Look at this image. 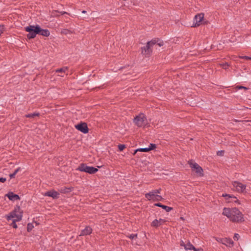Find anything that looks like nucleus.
<instances>
[{
    "label": "nucleus",
    "mask_w": 251,
    "mask_h": 251,
    "mask_svg": "<svg viewBox=\"0 0 251 251\" xmlns=\"http://www.w3.org/2000/svg\"><path fill=\"white\" fill-rule=\"evenodd\" d=\"M233 244H234L233 241L230 238H225L223 239V244H224L226 246H228V247L233 246Z\"/></svg>",
    "instance_id": "16"
},
{
    "label": "nucleus",
    "mask_w": 251,
    "mask_h": 251,
    "mask_svg": "<svg viewBox=\"0 0 251 251\" xmlns=\"http://www.w3.org/2000/svg\"><path fill=\"white\" fill-rule=\"evenodd\" d=\"M154 206L160 207L162 208L163 209L165 210L167 212H170L171 210L173 209L172 207L163 205L161 203H156L154 204Z\"/></svg>",
    "instance_id": "18"
},
{
    "label": "nucleus",
    "mask_w": 251,
    "mask_h": 251,
    "mask_svg": "<svg viewBox=\"0 0 251 251\" xmlns=\"http://www.w3.org/2000/svg\"><path fill=\"white\" fill-rule=\"evenodd\" d=\"M44 195L52 197L53 199H57L59 197V193L55 191H49L46 192Z\"/></svg>",
    "instance_id": "12"
},
{
    "label": "nucleus",
    "mask_w": 251,
    "mask_h": 251,
    "mask_svg": "<svg viewBox=\"0 0 251 251\" xmlns=\"http://www.w3.org/2000/svg\"><path fill=\"white\" fill-rule=\"evenodd\" d=\"M33 227V226L32 224H30V223L28 224L27 226V231L30 232V231H31V230L32 229Z\"/></svg>",
    "instance_id": "28"
},
{
    "label": "nucleus",
    "mask_w": 251,
    "mask_h": 251,
    "mask_svg": "<svg viewBox=\"0 0 251 251\" xmlns=\"http://www.w3.org/2000/svg\"><path fill=\"white\" fill-rule=\"evenodd\" d=\"M25 30L28 32L26 37L28 39L34 38L38 34L39 25H29L25 27Z\"/></svg>",
    "instance_id": "2"
},
{
    "label": "nucleus",
    "mask_w": 251,
    "mask_h": 251,
    "mask_svg": "<svg viewBox=\"0 0 251 251\" xmlns=\"http://www.w3.org/2000/svg\"><path fill=\"white\" fill-rule=\"evenodd\" d=\"M180 245L181 246L184 247V248H185L186 244L183 241H181Z\"/></svg>",
    "instance_id": "41"
},
{
    "label": "nucleus",
    "mask_w": 251,
    "mask_h": 251,
    "mask_svg": "<svg viewBox=\"0 0 251 251\" xmlns=\"http://www.w3.org/2000/svg\"><path fill=\"white\" fill-rule=\"evenodd\" d=\"M239 237H240V236L238 234L235 233L234 237H233V239L235 240H238L239 239Z\"/></svg>",
    "instance_id": "36"
},
{
    "label": "nucleus",
    "mask_w": 251,
    "mask_h": 251,
    "mask_svg": "<svg viewBox=\"0 0 251 251\" xmlns=\"http://www.w3.org/2000/svg\"><path fill=\"white\" fill-rule=\"evenodd\" d=\"M204 18V14L200 13L196 15L194 19V25L192 27H197L201 23Z\"/></svg>",
    "instance_id": "10"
},
{
    "label": "nucleus",
    "mask_w": 251,
    "mask_h": 251,
    "mask_svg": "<svg viewBox=\"0 0 251 251\" xmlns=\"http://www.w3.org/2000/svg\"><path fill=\"white\" fill-rule=\"evenodd\" d=\"M6 179L5 177H0V182L4 183L6 181Z\"/></svg>",
    "instance_id": "40"
},
{
    "label": "nucleus",
    "mask_w": 251,
    "mask_h": 251,
    "mask_svg": "<svg viewBox=\"0 0 251 251\" xmlns=\"http://www.w3.org/2000/svg\"><path fill=\"white\" fill-rule=\"evenodd\" d=\"M222 196L223 197H225L226 198V200H228L229 198H234V199H236V200L235 201V202H236V203H238V204H240V202L237 199V198L233 195H230L229 194H226V193H224V194H223Z\"/></svg>",
    "instance_id": "19"
},
{
    "label": "nucleus",
    "mask_w": 251,
    "mask_h": 251,
    "mask_svg": "<svg viewBox=\"0 0 251 251\" xmlns=\"http://www.w3.org/2000/svg\"><path fill=\"white\" fill-rule=\"evenodd\" d=\"M184 249L186 250H194L195 249V248L190 242H188L187 244L185 245Z\"/></svg>",
    "instance_id": "21"
},
{
    "label": "nucleus",
    "mask_w": 251,
    "mask_h": 251,
    "mask_svg": "<svg viewBox=\"0 0 251 251\" xmlns=\"http://www.w3.org/2000/svg\"><path fill=\"white\" fill-rule=\"evenodd\" d=\"M156 147V146L154 144H150V145L149 146V147L148 148V149L149 150V151L152 150L154 149H155Z\"/></svg>",
    "instance_id": "27"
},
{
    "label": "nucleus",
    "mask_w": 251,
    "mask_h": 251,
    "mask_svg": "<svg viewBox=\"0 0 251 251\" xmlns=\"http://www.w3.org/2000/svg\"><path fill=\"white\" fill-rule=\"evenodd\" d=\"M3 31H4L3 25H0V36L3 33Z\"/></svg>",
    "instance_id": "39"
},
{
    "label": "nucleus",
    "mask_w": 251,
    "mask_h": 251,
    "mask_svg": "<svg viewBox=\"0 0 251 251\" xmlns=\"http://www.w3.org/2000/svg\"><path fill=\"white\" fill-rule=\"evenodd\" d=\"M22 213L23 211H21L20 207L17 206L10 213V214L6 216L7 220L8 221L10 220L12 218L18 219V217L21 215V219H22Z\"/></svg>",
    "instance_id": "5"
},
{
    "label": "nucleus",
    "mask_w": 251,
    "mask_h": 251,
    "mask_svg": "<svg viewBox=\"0 0 251 251\" xmlns=\"http://www.w3.org/2000/svg\"><path fill=\"white\" fill-rule=\"evenodd\" d=\"M76 170L80 172H84L89 174H94L98 171V169L92 166H88L85 163H81L79 165Z\"/></svg>",
    "instance_id": "3"
},
{
    "label": "nucleus",
    "mask_w": 251,
    "mask_h": 251,
    "mask_svg": "<svg viewBox=\"0 0 251 251\" xmlns=\"http://www.w3.org/2000/svg\"><path fill=\"white\" fill-rule=\"evenodd\" d=\"M160 225H161V223H159V221L157 219H155L151 223V226L154 227H158Z\"/></svg>",
    "instance_id": "22"
},
{
    "label": "nucleus",
    "mask_w": 251,
    "mask_h": 251,
    "mask_svg": "<svg viewBox=\"0 0 251 251\" xmlns=\"http://www.w3.org/2000/svg\"><path fill=\"white\" fill-rule=\"evenodd\" d=\"M240 58L245 59L246 60H251V57H249L248 56H240Z\"/></svg>",
    "instance_id": "37"
},
{
    "label": "nucleus",
    "mask_w": 251,
    "mask_h": 251,
    "mask_svg": "<svg viewBox=\"0 0 251 251\" xmlns=\"http://www.w3.org/2000/svg\"><path fill=\"white\" fill-rule=\"evenodd\" d=\"M145 198L149 201H160L163 200V198L156 194L151 192L145 194Z\"/></svg>",
    "instance_id": "9"
},
{
    "label": "nucleus",
    "mask_w": 251,
    "mask_h": 251,
    "mask_svg": "<svg viewBox=\"0 0 251 251\" xmlns=\"http://www.w3.org/2000/svg\"><path fill=\"white\" fill-rule=\"evenodd\" d=\"M232 185L235 190L239 193H244L246 185L237 181L232 182Z\"/></svg>",
    "instance_id": "7"
},
{
    "label": "nucleus",
    "mask_w": 251,
    "mask_h": 251,
    "mask_svg": "<svg viewBox=\"0 0 251 251\" xmlns=\"http://www.w3.org/2000/svg\"><path fill=\"white\" fill-rule=\"evenodd\" d=\"M68 70L67 67H63L55 70L56 73H65Z\"/></svg>",
    "instance_id": "24"
},
{
    "label": "nucleus",
    "mask_w": 251,
    "mask_h": 251,
    "mask_svg": "<svg viewBox=\"0 0 251 251\" xmlns=\"http://www.w3.org/2000/svg\"><path fill=\"white\" fill-rule=\"evenodd\" d=\"M147 121V118L143 113H140L138 116H136L133 120L135 124L138 127H142L144 126Z\"/></svg>",
    "instance_id": "4"
},
{
    "label": "nucleus",
    "mask_w": 251,
    "mask_h": 251,
    "mask_svg": "<svg viewBox=\"0 0 251 251\" xmlns=\"http://www.w3.org/2000/svg\"><path fill=\"white\" fill-rule=\"evenodd\" d=\"M6 196L11 201L20 200V197H19V196L17 194H14L13 192H9L6 195Z\"/></svg>",
    "instance_id": "14"
},
{
    "label": "nucleus",
    "mask_w": 251,
    "mask_h": 251,
    "mask_svg": "<svg viewBox=\"0 0 251 251\" xmlns=\"http://www.w3.org/2000/svg\"><path fill=\"white\" fill-rule=\"evenodd\" d=\"M56 12H58V13H59L61 15L69 14L68 13H67V12H66L65 11H57V10L53 11L52 13L53 14H55V13H56Z\"/></svg>",
    "instance_id": "31"
},
{
    "label": "nucleus",
    "mask_w": 251,
    "mask_h": 251,
    "mask_svg": "<svg viewBox=\"0 0 251 251\" xmlns=\"http://www.w3.org/2000/svg\"><path fill=\"white\" fill-rule=\"evenodd\" d=\"M126 148V146L124 144H119L118 145V149L120 151H122L124 149Z\"/></svg>",
    "instance_id": "29"
},
{
    "label": "nucleus",
    "mask_w": 251,
    "mask_h": 251,
    "mask_svg": "<svg viewBox=\"0 0 251 251\" xmlns=\"http://www.w3.org/2000/svg\"><path fill=\"white\" fill-rule=\"evenodd\" d=\"M38 34L45 37H48L50 35V32L48 29H42L39 25Z\"/></svg>",
    "instance_id": "15"
},
{
    "label": "nucleus",
    "mask_w": 251,
    "mask_h": 251,
    "mask_svg": "<svg viewBox=\"0 0 251 251\" xmlns=\"http://www.w3.org/2000/svg\"><path fill=\"white\" fill-rule=\"evenodd\" d=\"M236 88L237 89H245V90H248V88H247V87H244V86H239V85L237 86L236 87Z\"/></svg>",
    "instance_id": "34"
},
{
    "label": "nucleus",
    "mask_w": 251,
    "mask_h": 251,
    "mask_svg": "<svg viewBox=\"0 0 251 251\" xmlns=\"http://www.w3.org/2000/svg\"><path fill=\"white\" fill-rule=\"evenodd\" d=\"M21 168L19 167L17 169L15 170V171L12 174H10L9 175V176L10 178H13L15 177V175L17 174V173L20 170Z\"/></svg>",
    "instance_id": "26"
},
{
    "label": "nucleus",
    "mask_w": 251,
    "mask_h": 251,
    "mask_svg": "<svg viewBox=\"0 0 251 251\" xmlns=\"http://www.w3.org/2000/svg\"><path fill=\"white\" fill-rule=\"evenodd\" d=\"M152 46L153 45H152L151 41L148 42L146 46L142 48V53L146 56H149L152 52L151 48Z\"/></svg>",
    "instance_id": "8"
},
{
    "label": "nucleus",
    "mask_w": 251,
    "mask_h": 251,
    "mask_svg": "<svg viewBox=\"0 0 251 251\" xmlns=\"http://www.w3.org/2000/svg\"><path fill=\"white\" fill-rule=\"evenodd\" d=\"M189 164L193 171H195V173L199 176H203L202 168L197 163H193L191 161L189 162Z\"/></svg>",
    "instance_id": "6"
},
{
    "label": "nucleus",
    "mask_w": 251,
    "mask_h": 251,
    "mask_svg": "<svg viewBox=\"0 0 251 251\" xmlns=\"http://www.w3.org/2000/svg\"><path fill=\"white\" fill-rule=\"evenodd\" d=\"M130 239H133L137 237V234H132L128 236Z\"/></svg>",
    "instance_id": "33"
},
{
    "label": "nucleus",
    "mask_w": 251,
    "mask_h": 251,
    "mask_svg": "<svg viewBox=\"0 0 251 251\" xmlns=\"http://www.w3.org/2000/svg\"><path fill=\"white\" fill-rule=\"evenodd\" d=\"M158 221H159V223H161V225H162L163 223H164L165 222V220L164 219H159Z\"/></svg>",
    "instance_id": "42"
},
{
    "label": "nucleus",
    "mask_w": 251,
    "mask_h": 251,
    "mask_svg": "<svg viewBox=\"0 0 251 251\" xmlns=\"http://www.w3.org/2000/svg\"><path fill=\"white\" fill-rule=\"evenodd\" d=\"M224 153V151H219L217 152V155L218 156H223Z\"/></svg>",
    "instance_id": "35"
},
{
    "label": "nucleus",
    "mask_w": 251,
    "mask_h": 251,
    "mask_svg": "<svg viewBox=\"0 0 251 251\" xmlns=\"http://www.w3.org/2000/svg\"><path fill=\"white\" fill-rule=\"evenodd\" d=\"M137 151H141V152H148L149 151V150L148 149V148H139L136 150L134 151V154L136 153Z\"/></svg>",
    "instance_id": "25"
},
{
    "label": "nucleus",
    "mask_w": 251,
    "mask_h": 251,
    "mask_svg": "<svg viewBox=\"0 0 251 251\" xmlns=\"http://www.w3.org/2000/svg\"><path fill=\"white\" fill-rule=\"evenodd\" d=\"M223 239L224 238H216V241L220 243H222V244H223Z\"/></svg>",
    "instance_id": "38"
},
{
    "label": "nucleus",
    "mask_w": 251,
    "mask_h": 251,
    "mask_svg": "<svg viewBox=\"0 0 251 251\" xmlns=\"http://www.w3.org/2000/svg\"><path fill=\"white\" fill-rule=\"evenodd\" d=\"M221 66L222 67V68L225 69V70H226V69H228V66H229L228 64L227 63H226L221 64Z\"/></svg>",
    "instance_id": "30"
},
{
    "label": "nucleus",
    "mask_w": 251,
    "mask_h": 251,
    "mask_svg": "<svg viewBox=\"0 0 251 251\" xmlns=\"http://www.w3.org/2000/svg\"><path fill=\"white\" fill-rule=\"evenodd\" d=\"M152 45L157 44L158 46L161 47L164 45V42L158 38H154L151 40Z\"/></svg>",
    "instance_id": "17"
},
{
    "label": "nucleus",
    "mask_w": 251,
    "mask_h": 251,
    "mask_svg": "<svg viewBox=\"0 0 251 251\" xmlns=\"http://www.w3.org/2000/svg\"><path fill=\"white\" fill-rule=\"evenodd\" d=\"M75 127L78 130L81 131V132L86 134L89 131V129L87 126V125L85 123H81L77 125H75Z\"/></svg>",
    "instance_id": "11"
},
{
    "label": "nucleus",
    "mask_w": 251,
    "mask_h": 251,
    "mask_svg": "<svg viewBox=\"0 0 251 251\" xmlns=\"http://www.w3.org/2000/svg\"><path fill=\"white\" fill-rule=\"evenodd\" d=\"M161 191V188H159L158 189L152 190V191H151V192L157 194H160Z\"/></svg>",
    "instance_id": "32"
},
{
    "label": "nucleus",
    "mask_w": 251,
    "mask_h": 251,
    "mask_svg": "<svg viewBox=\"0 0 251 251\" xmlns=\"http://www.w3.org/2000/svg\"><path fill=\"white\" fill-rule=\"evenodd\" d=\"M92 231V229L90 226H86L85 228L82 230L79 236H86L90 235Z\"/></svg>",
    "instance_id": "13"
},
{
    "label": "nucleus",
    "mask_w": 251,
    "mask_h": 251,
    "mask_svg": "<svg viewBox=\"0 0 251 251\" xmlns=\"http://www.w3.org/2000/svg\"><path fill=\"white\" fill-rule=\"evenodd\" d=\"M194 251H203V250L202 249H196L195 248V249L194 250Z\"/></svg>",
    "instance_id": "43"
},
{
    "label": "nucleus",
    "mask_w": 251,
    "mask_h": 251,
    "mask_svg": "<svg viewBox=\"0 0 251 251\" xmlns=\"http://www.w3.org/2000/svg\"><path fill=\"white\" fill-rule=\"evenodd\" d=\"M86 12V11L85 10L82 11V13H85Z\"/></svg>",
    "instance_id": "44"
},
{
    "label": "nucleus",
    "mask_w": 251,
    "mask_h": 251,
    "mask_svg": "<svg viewBox=\"0 0 251 251\" xmlns=\"http://www.w3.org/2000/svg\"><path fill=\"white\" fill-rule=\"evenodd\" d=\"M21 220V216L20 215L18 219H14L13 220L12 223L11 224V226H12L14 228H17V225L16 224L17 222H19Z\"/></svg>",
    "instance_id": "20"
},
{
    "label": "nucleus",
    "mask_w": 251,
    "mask_h": 251,
    "mask_svg": "<svg viewBox=\"0 0 251 251\" xmlns=\"http://www.w3.org/2000/svg\"><path fill=\"white\" fill-rule=\"evenodd\" d=\"M40 116V113H38V112H35V113H33L26 114V115H25V116L26 118H34L36 116Z\"/></svg>",
    "instance_id": "23"
},
{
    "label": "nucleus",
    "mask_w": 251,
    "mask_h": 251,
    "mask_svg": "<svg viewBox=\"0 0 251 251\" xmlns=\"http://www.w3.org/2000/svg\"><path fill=\"white\" fill-rule=\"evenodd\" d=\"M222 214L233 223H241L244 221L243 214L237 208L225 207Z\"/></svg>",
    "instance_id": "1"
}]
</instances>
